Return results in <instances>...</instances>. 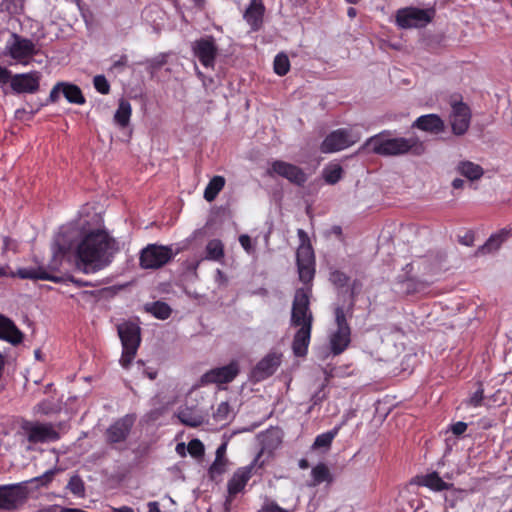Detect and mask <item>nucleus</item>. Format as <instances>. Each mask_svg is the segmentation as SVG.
<instances>
[{"instance_id": "61", "label": "nucleus", "mask_w": 512, "mask_h": 512, "mask_svg": "<svg viewBox=\"0 0 512 512\" xmlns=\"http://www.w3.org/2000/svg\"><path fill=\"white\" fill-rule=\"evenodd\" d=\"M176 452H177L180 456L184 457V456L186 455V451H185V444H184V443H178V444L176 445Z\"/></svg>"}, {"instance_id": "27", "label": "nucleus", "mask_w": 512, "mask_h": 512, "mask_svg": "<svg viewBox=\"0 0 512 512\" xmlns=\"http://www.w3.org/2000/svg\"><path fill=\"white\" fill-rule=\"evenodd\" d=\"M351 330L337 329L330 337V349L333 355H340L350 344Z\"/></svg>"}, {"instance_id": "14", "label": "nucleus", "mask_w": 512, "mask_h": 512, "mask_svg": "<svg viewBox=\"0 0 512 512\" xmlns=\"http://www.w3.org/2000/svg\"><path fill=\"white\" fill-rule=\"evenodd\" d=\"M240 373L239 363L231 361L229 364L210 369L200 378L202 385L208 384H227L232 382Z\"/></svg>"}, {"instance_id": "19", "label": "nucleus", "mask_w": 512, "mask_h": 512, "mask_svg": "<svg viewBox=\"0 0 512 512\" xmlns=\"http://www.w3.org/2000/svg\"><path fill=\"white\" fill-rule=\"evenodd\" d=\"M265 10L263 0H250L243 18L252 32H257L263 27Z\"/></svg>"}, {"instance_id": "50", "label": "nucleus", "mask_w": 512, "mask_h": 512, "mask_svg": "<svg viewBox=\"0 0 512 512\" xmlns=\"http://www.w3.org/2000/svg\"><path fill=\"white\" fill-rule=\"evenodd\" d=\"M297 235L300 240V245L298 246L297 249H301L302 247H305V248L307 247L310 251H313L308 234L303 229H298Z\"/></svg>"}, {"instance_id": "45", "label": "nucleus", "mask_w": 512, "mask_h": 512, "mask_svg": "<svg viewBox=\"0 0 512 512\" xmlns=\"http://www.w3.org/2000/svg\"><path fill=\"white\" fill-rule=\"evenodd\" d=\"M95 89L103 94L107 95L110 92V84L104 75H96L93 79Z\"/></svg>"}, {"instance_id": "34", "label": "nucleus", "mask_w": 512, "mask_h": 512, "mask_svg": "<svg viewBox=\"0 0 512 512\" xmlns=\"http://www.w3.org/2000/svg\"><path fill=\"white\" fill-rule=\"evenodd\" d=\"M225 185V179L222 176H214L208 183L204 191V198L208 202L213 201Z\"/></svg>"}, {"instance_id": "53", "label": "nucleus", "mask_w": 512, "mask_h": 512, "mask_svg": "<svg viewBox=\"0 0 512 512\" xmlns=\"http://www.w3.org/2000/svg\"><path fill=\"white\" fill-rule=\"evenodd\" d=\"M239 242L245 251L251 252L253 250L252 241L249 235H240Z\"/></svg>"}, {"instance_id": "23", "label": "nucleus", "mask_w": 512, "mask_h": 512, "mask_svg": "<svg viewBox=\"0 0 512 512\" xmlns=\"http://www.w3.org/2000/svg\"><path fill=\"white\" fill-rule=\"evenodd\" d=\"M308 322H310V319ZM311 330L312 326H310V323H307L300 326L296 331L292 341V350L296 357L306 356L311 338Z\"/></svg>"}, {"instance_id": "4", "label": "nucleus", "mask_w": 512, "mask_h": 512, "mask_svg": "<svg viewBox=\"0 0 512 512\" xmlns=\"http://www.w3.org/2000/svg\"><path fill=\"white\" fill-rule=\"evenodd\" d=\"M179 250L174 251L172 246L148 244L139 254V266L145 270H157L168 264Z\"/></svg>"}, {"instance_id": "51", "label": "nucleus", "mask_w": 512, "mask_h": 512, "mask_svg": "<svg viewBox=\"0 0 512 512\" xmlns=\"http://www.w3.org/2000/svg\"><path fill=\"white\" fill-rule=\"evenodd\" d=\"M63 85H64V82L56 83V85L50 91L49 98H48L49 102L55 103L59 100L60 94L62 93Z\"/></svg>"}, {"instance_id": "5", "label": "nucleus", "mask_w": 512, "mask_h": 512, "mask_svg": "<svg viewBox=\"0 0 512 512\" xmlns=\"http://www.w3.org/2000/svg\"><path fill=\"white\" fill-rule=\"evenodd\" d=\"M434 16L435 10L433 8H401L396 13V24L402 29L424 27L433 20Z\"/></svg>"}, {"instance_id": "8", "label": "nucleus", "mask_w": 512, "mask_h": 512, "mask_svg": "<svg viewBox=\"0 0 512 512\" xmlns=\"http://www.w3.org/2000/svg\"><path fill=\"white\" fill-rule=\"evenodd\" d=\"M450 105L451 113L449 115V121L452 132L456 136H462L470 127L472 117L471 109L462 101V97L460 95L452 96Z\"/></svg>"}, {"instance_id": "37", "label": "nucleus", "mask_w": 512, "mask_h": 512, "mask_svg": "<svg viewBox=\"0 0 512 512\" xmlns=\"http://www.w3.org/2000/svg\"><path fill=\"white\" fill-rule=\"evenodd\" d=\"M337 433H338V428H334L326 433H322V434L318 435L315 438L314 443L312 444L311 448L313 450L320 449V448H326V449L330 448L332 441L335 438V436L337 435Z\"/></svg>"}, {"instance_id": "43", "label": "nucleus", "mask_w": 512, "mask_h": 512, "mask_svg": "<svg viewBox=\"0 0 512 512\" xmlns=\"http://www.w3.org/2000/svg\"><path fill=\"white\" fill-rule=\"evenodd\" d=\"M329 280L335 287L343 288L348 284L350 278L344 272L334 270L330 273Z\"/></svg>"}, {"instance_id": "30", "label": "nucleus", "mask_w": 512, "mask_h": 512, "mask_svg": "<svg viewBox=\"0 0 512 512\" xmlns=\"http://www.w3.org/2000/svg\"><path fill=\"white\" fill-rule=\"evenodd\" d=\"M458 172L471 181L480 179L484 174V169L471 161H461L457 166Z\"/></svg>"}, {"instance_id": "10", "label": "nucleus", "mask_w": 512, "mask_h": 512, "mask_svg": "<svg viewBox=\"0 0 512 512\" xmlns=\"http://www.w3.org/2000/svg\"><path fill=\"white\" fill-rule=\"evenodd\" d=\"M7 54L22 64H29V59L38 54L39 50L32 40L12 33L5 47Z\"/></svg>"}, {"instance_id": "7", "label": "nucleus", "mask_w": 512, "mask_h": 512, "mask_svg": "<svg viewBox=\"0 0 512 512\" xmlns=\"http://www.w3.org/2000/svg\"><path fill=\"white\" fill-rule=\"evenodd\" d=\"M311 288L302 287L295 291L291 311V324L296 327L306 325L310 319V326L313 323V315L310 311Z\"/></svg>"}, {"instance_id": "63", "label": "nucleus", "mask_w": 512, "mask_h": 512, "mask_svg": "<svg viewBox=\"0 0 512 512\" xmlns=\"http://www.w3.org/2000/svg\"><path fill=\"white\" fill-rule=\"evenodd\" d=\"M149 512H161L157 502H150L148 504Z\"/></svg>"}, {"instance_id": "22", "label": "nucleus", "mask_w": 512, "mask_h": 512, "mask_svg": "<svg viewBox=\"0 0 512 512\" xmlns=\"http://www.w3.org/2000/svg\"><path fill=\"white\" fill-rule=\"evenodd\" d=\"M10 277H19L21 279L31 280H48L54 283H62L64 281L63 277L52 275L41 266L37 268H19L17 272H11Z\"/></svg>"}, {"instance_id": "56", "label": "nucleus", "mask_w": 512, "mask_h": 512, "mask_svg": "<svg viewBox=\"0 0 512 512\" xmlns=\"http://www.w3.org/2000/svg\"><path fill=\"white\" fill-rule=\"evenodd\" d=\"M11 71L5 67L0 66V84H5L11 81Z\"/></svg>"}, {"instance_id": "24", "label": "nucleus", "mask_w": 512, "mask_h": 512, "mask_svg": "<svg viewBox=\"0 0 512 512\" xmlns=\"http://www.w3.org/2000/svg\"><path fill=\"white\" fill-rule=\"evenodd\" d=\"M413 482L419 486L427 487L436 492L454 488L452 483L445 482L436 471L426 475H418L413 479Z\"/></svg>"}, {"instance_id": "36", "label": "nucleus", "mask_w": 512, "mask_h": 512, "mask_svg": "<svg viewBox=\"0 0 512 512\" xmlns=\"http://www.w3.org/2000/svg\"><path fill=\"white\" fill-rule=\"evenodd\" d=\"M206 259L220 261L224 257V245L219 239L210 240L205 248Z\"/></svg>"}, {"instance_id": "12", "label": "nucleus", "mask_w": 512, "mask_h": 512, "mask_svg": "<svg viewBox=\"0 0 512 512\" xmlns=\"http://www.w3.org/2000/svg\"><path fill=\"white\" fill-rule=\"evenodd\" d=\"M192 50L204 67L214 68L219 49L213 36L207 35L195 40L192 44Z\"/></svg>"}, {"instance_id": "46", "label": "nucleus", "mask_w": 512, "mask_h": 512, "mask_svg": "<svg viewBox=\"0 0 512 512\" xmlns=\"http://www.w3.org/2000/svg\"><path fill=\"white\" fill-rule=\"evenodd\" d=\"M334 314H335V322L337 324V329L351 330L350 326L347 322L345 311H344L343 307H340V306L336 307Z\"/></svg>"}, {"instance_id": "48", "label": "nucleus", "mask_w": 512, "mask_h": 512, "mask_svg": "<svg viewBox=\"0 0 512 512\" xmlns=\"http://www.w3.org/2000/svg\"><path fill=\"white\" fill-rule=\"evenodd\" d=\"M58 470L56 468L46 471L43 475L35 477L30 482H38L41 486L48 485ZM29 483V481H27Z\"/></svg>"}, {"instance_id": "60", "label": "nucleus", "mask_w": 512, "mask_h": 512, "mask_svg": "<svg viewBox=\"0 0 512 512\" xmlns=\"http://www.w3.org/2000/svg\"><path fill=\"white\" fill-rule=\"evenodd\" d=\"M464 180L460 179V178H456L452 181V187L454 189H461L463 186H464Z\"/></svg>"}, {"instance_id": "31", "label": "nucleus", "mask_w": 512, "mask_h": 512, "mask_svg": "<svg viewBox=\"0 0 512 512\" xmlns=\"http://www.w3.org/2000/svg\"><path fill=\"white\" fill-rule=\"evenodd\" d=\"M144 309L146 312L152 314L155 318L160 320H166L172 314L171 307L163 301L146 303Z\"/></svg>"}, {"instance_id": "49", "label": "nucleus", "mask_w": 512, "mask_h": 512, "mask_svg": "<svg viewBox=\"0 0 512 512\" xmlns=\"http://www.w3.org/2000/svg\"><path fill=\"white\" fill-rule=\"evenodd\" d=\"M258 512H294V509H284L275 501L265 503Z\"/></svg>"}, {"instance_id": "6", "label": "nucleus", "mask_w": 512, "mask_h": 512, "mask_svg": "<svg viewBox=\"0 0 512 512\" xmlns=\"http://www.w3.org/2000/svg\"><path fill=\"white\" fill-rule=\"evenodd\" d=\"M28 482L0 485V510L12 511L22 507L29 495Z\"/></svg>"}, {"instance_id": "17", "label": "nucleus", "mask_w": 512, "mask_h": 512, "mask_svg": "<svg viewBox=\"0 0 512 512\" xmlns=\"http://www.w3.org/2000/svg\"><path fill=\"white\" fill-rule=\"evenodd\" d=\"M296 265L300 281L304 284L312 282L315 275V255L307 247L296 251Z\"/></svg>"}, {"instance_id": "47", "label": "nucleus", "mask_w": 512, "mask_h": 512, "mask_svg": "<svg viewBox=\"0 0 512 512\" xmlns=\"http://www.w3.org/2000/svg\"><path fill=\"white\" fill-rule=\"evenodd\" d=\"M230 413V405L228 402H221L216 411L213 413V417L217 421H224L228 418Z\"/></svg>"}, {"instance_id": "42", "label": "nucleus", "mask_w": 512, "mask_h": 512, "mask_svg": "<svg viewBox=\"0 0 512 512\" xmlns=\"http://www.w3.org/2000/svg\"><path fill=\"white\" fill-rule=\"evenodd\" d=\"M343 169L340 165L324 171V179L328 184H336L342 178Z\"/></svg>"}, {"instance_id": "11", "label": "nucleus", "mask_w": 512, "mask_h": 512, "mask_svg": "<svg viewBox=\"0 0 512 512\" xmlns=\"http://www.w3.org/2000/svg\"><path fill=\"white\" fill-rule=\"evenodd\" d=\"M351 130L340 128L328 134L320 145L322 153H333L350 147L359 140Z\"/></svg>"}, {"instance_id": "39", "label": "nucleus", "mask_w": 512, "mask_h": 512, "mask_svg": "<svg viewBox=\"0 0 512 512\" xmlns=\"http://www.w3.org/2000/svg\"><path fill=\"white\" fill-rule=\"evenodd\" d=\"M67 489H69V491L76 496L83 497L85 494L84 482L78 474L71 476L67 484Z\"/></svg>"}, {"instance_id": "26", "label": "nucleus", "mask_w": 512, "mask_h": 512, "mask_svg": "<svg viewBox=\"0 0 512 512\" xmlns=\"http://www.w3.org/2000/svg\"><path fill=\"white\" fill-rule=\"evenodd\" d=\"M254 464L239 468L228 481V492L231 495H236L241 492L246 486L249 479L252 477V470Z\"/></svg>"}, {"instance_id": "29", "label": "nucleus", "mask_w": 512, "mask_h": 512, "mask_svg": "<svg viewBox=\"0 0 512 512\" xmlns=\"http://www.w3.org/2000/svg\"><path fill=\"white\" fill-rule=\"evenodd\" d=\"M132 113L131 104L128 100L121 98L119 100L118 108L114 114V122L121 128L129 125Z\"/></svg>"}, {"instance_id": "1", "label": "nucleus", "mask_w": 512, "mask_h": 512, "mask_svg": "<svg viewBox=\"0 0 512 512\" xmlns=\"http://www.w3.org/2000/svg\"><path fill=\"white\" fill-rule=\"evenodd\" d=\"M117 250L116 240L105 230L90 231L77 246V265L84 273L97 272L111 263Z\"/></svg>"}, {"instance_id": "21", "label": "nucleus", "mask_w": 512, "mask_h": 512, "mask_svg": "<svg viewBox=\"0 0 512 512\" xmlns=\"http://www.w3.org/2000/svg\"><path fill=\"white\" fill-rule=\"evenodd\" d=\"M512 236V228H503L492 234L486 242L479 246L475 256H482L497 251L501 245Z\"/></svg>"}, {"instance_id": "18", "label": "nucleus", "mask_w": 512, "mask_h": 512, "mask_svg": "<svg viewBox=\"0 0 512 512\" xmlns=\"http://www.w3.org/2000/svg\"><path fill=\"white\" fill-rule=\"evenodd\" d=\"M281 354L276 352L268 353L261 359L252 370V377L259 382L272 376L281 364Z\"/></svg>"}, {"instance_id": "38", "label": "nucleus", "mask_w": 512, "mask_h": 512, "mask_svg": "<svg viewBox=\"0 0 512 512\" xmlns=\"http://www.w3.org/2000/svg\"><path fill=\"white\" fill-rule=\"evenodd\" d=\"M274 72L279 76L286 75L290 70V61L285 53L276 55L273 63Z\"/></svg>"}, {"instance_id": "41", "label": "nucleus", "mask_w": 512, "mask_h": 512, "mask_svg": "<svg viewBox=\"0 0 512 512\" xmlns=\"http://www.w3.org/2000/svg\"><path fill=\"white\" fill-rule=\"evenodd\" d=\"M228 460H221L215 458L213 463L208 469V475L211 479H215V477L222 475L226 471V465Z\"/></svg>"}, {"instance_id": "64", "label": "nucleus", "mask_w": 512, "mask_h": 512, "mask_svg": "<svg viewBox=\"0 0 512 512\" xmlns=\"http://www.w3.org/2000/svg\"><path fill=\"white\" fill-rule=\"evenodd\" d=\"M115 512H134V510L131 507L128 506H122L120 508L114 509Z\"/></svg>"}, {"instance_id": "15", "label": "nucleus", "mask_w": 512, "mask_h": 512, "mask_svg": "<svg viewBox=\"0 0 512 512\" xmlns=\"http://www.w3.org/2000/svg\"><path fill=\"white\" fill-rule=\"evenodd\" d=\"M134 417L125 415L111 424L105 431V439L109 445L115 446L124 443L133 427Z\"/></svg>"}, {"instance_id": "62", "label": "nucleus", "mask_w": 512, "mask_h": 512, "mask_svg": "<svg viewBox=\"0 0 512 512\" xmlns=\"http://www.w3.org/2000/svg\"><path fill=\"white\" fill-rule=\"evenodd\" d=\"M361 286V283L358 281V280H354L353 283H352V286H351V297L352 299L355 297L356 295V289L357 287H360Z\"/></svg>"}, {"instance_id": "20", "label": "nucleus", "mask_w": 512, "mask_h": 512, "mask_svg": "<svg viewBox=\"0 0 512 512\" xmlns=\"http://www.w3.org/2000/svg\"><path fill=\"white\" fill-rule=\"evenodd\" d=\"M411 128L438 135L445 131V123L438 114H426L418 117Z\"/></svg>"}, {"instance_id": "25", "label": "nucleus", "mask_w": 512, "mask_h": 512, "mask_svg": "<svg viewBox=\"0 0 512 512\" xmlns=\"http://www.w3.org/2000/svg\"><path fill=\"white\" fill-rule=\"evenodd\" d=\"M0 339L12 345H18L23 340V333L16 327L8 317L0 314Z\"/></svg>"}, {"instance_id": "57", "label": "nucleus", "mask_w": 512, "mask_h": 512, "mask_svg": "<svg viewBox=\"0 0 512 512\" xmlns=\"http://www.w3.org/2000/svg\"><path fill=\"white\" fill-rule=\"evenodd\" d=\"M226 449H227V443H226V442H224V443H222V444L217 448L215 458H217V459H221V460H227V459L225 458Z\"/></svg>"}, {"instance_id": "44", "label": "nucleus", "mask_w": 512, "mask_h": 512, "mask_svg": "<svg viewBox=\"0 0 512 512\" xmlns=\"http://www.w3.org/2000/svg\"><path fill=\"white\" fill-rule=\"evenodd\" d=\"M484 400V389L482 383H478L477 390L466 400V404L473 407H479Z\"/></svg>"}, {"instance_id": "3", "label": "nucleus", "mask_w": 512, "mask_h": 512, "mask_svg": "<svg viewBox=\"0 0 512 512\" xmlns=\"http://www.w3.org/2000/svg\"><path fill=\"white\" fill-rule=\"evenodd\" d=\"M117 332L123 347L120 364L124 369H128L140 346L141 329L138 324L126 321L117 326Z\"/></svg>"}, {"instance_id": "2", "label": "nucleus", "mask_w": 512, "mask_h": 512, "mask_svg": "<svg viewBox=\"0 0 512 512\" xmlns=\"http://www.w3.org/2000/svg\"><path fill=\"white\" fill-rule=\"evenodd\" d=\"M363 148L383 157H396L407 154L419 157L426 152V145L419 137H393L390 130H384L368 138Z\"/></svg>"}, {"instance_id": "9", "label": "nucleus", "mask_w": 512, "mask_h": 512, "mask_svg": "<svg viewBox=\"0 0 512 512\" xmlns=\"http://www.w3.org/2000/svg\"><path fill=\"white\" fill-rule=\"evenodd\" d=\"M20 428L27 440L33 444L56 441L60 438V434L51 423L23 420Z\"/></svg>"}, {"instance_id": "59", "label": "nucleus", "mask_w": 512, "mask_h": 512, "mask_svg": "<svg viewBox=\"0 0 512 512\" xmlns=\"http://www.w3.org/2000/svg\"><path fill=\"white\" fill-rule=\"evenodd\" d=\"M142 373L150 380H154L157 377V371L155 370H147L143 368Z\"/></svg>"}, {"instance_id": "13", "label": "nucleus", "mask_w": 512, "mask_h": 512, "mask_svg": "<svg viewBox=\"0 0 512 512\" xmlns=\"http://www.w3.org/2000/svg\"><path fill=\"white\" fill-rule=\"evenodd\" d=\"M266 173L270 177L279 175L297 186H303L307 181V175L302 168L282 160L273 161Z\"/></svg>"}, {"instance_id": "33", "label": "nucleus", "mask_w": 512, "mask_h": 512, "mask_svg": "<svg viewBox=\"0 0 512 512\" xmlns=\"http://www.w3.org/2000/svg\"><path fill=\"white\" fill-rule=\"evenodd\" d=\"M312 485L317 486L323 482H332V475L329 468L324 463H318L311 471Z\"/></svg>"}, {"instance_id": "35", "label": "nucleus", "mask_w": 512, "mask_h": 512, "mask_svg": "<svg viewBox=\"0 0 512 512\" xmlns=\"http://www.w3.org/2000/svg\"><path fill=\"white\" fill-rule=\"evenodd\" d=\"M170 53H160L153 58L147 59L145 64L146 71L151 75H155L168 62Z\"/></svg>"}, {"instance_id": "16", "label": "nucleus", "mask_w": 512, "mask_h": 512, "mask_svg": "<svg viewBox=\"0 0 512 512\" xmlns=\"http://www.w3.org/2000/svg\"><path fill=\"white\" fill-rule=\"evenodd\" d=\"M41 74L38 71L11 76L10 86L14 93H35L40 88Z\"/></svg>"}, {"instance_id": "52", "label": "nucleus", "mask_w": 512, "mask_h": 512, "mask_svg": "<svg viewBox=\"0 0 512 512\" xmlns=\"http://www.w3.org/2000/svg\"><path fill=\"white\" fill-rule=\"evenodd\" d=\"M459 243H461L464 246L471 247L474 245L475 242V235L472 231H467L463 236H459L458 238Z\"/></svg>"}, {"instance_id": "40", "label": "nucleus", "mask_w": 512, "mask_h": 512, "mask_svg": "<svg viewBox=\"0 0 512 512\" xmlns=\"http://www.w3.org/2000/svg\"><path fill=\"white\" fill-rule=\"evenodd\" d=\"M187 450L189 454L196 459H200L204 456L205 448L203 443L199 439H192L188 442Z\"/></svg>"}, {"instance_id": "28", "label": "nucleus", "mask_w": 512, "mask_h": 512, "mask_svg": "<svg viewBox=\"0 0 512 512\" xmlns=\"http://www.w3.org/2000/svg\"><path fill=\"white\" fill-rule=\"evenodd\" d=\"M177 418L182 424L194 428L202 425L204 422L203 416L196 409L187 406L179 409Z\"/></svg>"}, {"instance_id": "58", "label": "nucleus", "mask_w": 512, "mask_h": 512, "mask_svg": "<svg viewBox=\"0 0 512 512\" xmlns=\"http://www.w3.org/2000/svg\"><path fill=\"white\" fill-rule=\"evenodd\" d=\"M68 280L75 284L77 287H88V286H94L91 282L83 281L80 279L75 278L74 276H69Z\"/></svg>"}, {"instance_id": "54", "label": "nucleus", "mask_w": 512, "mask_h": 512, "mask_svg": "<svg viewBox=\"0 0 512 512\" xmlns=\"http://www.w3.org/2000/svg\"><path fill=\"white\" fill-rule=\"evenodd\" d=\"M466 429H467V423L462 422V421H458L451 426V430H452L453 434L457 435V436L463 434L466 431Z\"/></svg>"}, {"instance_id": "55", "label": "nucleus", "mask_w": 512, "mask_h": 512, "mask_svg": "<svg viewBox=\"0 0 512 512\" xmlns=\"http://www.w3.org/2000/svg\"><path fill=\"white\" fill-rule=\"evenodd\" d=\"M127 63H128L127 55H121L118 60L114 61L113 65H112V69L122 70L123 68H125L127 66Z\"/></svg>"}, {"instance_id": "32", "label": "nucleus", "mask_w": 512, "mask_h": 512, "mask_svg": "<svg viewBox=\"0 0 512 512\" xmlns=\"http://www.w3.org/2000/svg\"><path fill=\"white\" fill-rule=\"evenodd\" d=\"M62 94L70 103L83 105L86 102L80 87L76 84L64 82L62 87Z\"/></svg>"}]
</instances>
